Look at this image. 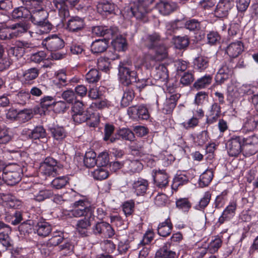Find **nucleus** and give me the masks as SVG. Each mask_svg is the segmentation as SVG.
Segmentation results:
<instances>
[{"label":"nucleus","mask_w":258,"mask_h":258,"mask_svg":"<svg viewBox=\"0 0 258 258\" xmlns=\"http://www.w3.org/2000/svg\"><path fill=\"white\" fill-rule=\"evenodd\" d=\"M48 16L47 12L43 9L34 10L30 12V20L39 29L40 34L48 33L52 29V25L47 19Z\"/></svg>","instance_id":"20e7f679"},{"label":"nucleus","mask_w":258,"mask_h":258,"mask_svg":"<svg viewBox=\"0 0 258 258\" xmlns=\"http://www.w3.org/2000/svg\"><path fill=\"white\" fill-rule=\"evenodd\" d=\"M68 183V177L63 176L54 178L51 182V185L56 189H60L64 187Z\"/></svg>","instance_id":"052dcab7"},{"label":"nucleus","mask_w":258,"mask_h":258,"mask_svg":"<svg viewBox=\"0 0 258 258\" xmlns=\"http://www.w3.org/2000/svg\"><path fill=\"white\" fill-rule=\"evenodd\" d=\"M39 71L35 68L26 70L23 74L22 81L24 84H30L32 81L35 79L39 75Z\"/></svg>","instance_id":"c756f323"},{"label":"nucleus","mask_w":258,"mask_h":258,"mask_svg":"<svg viewBox=\"0 0 258 258\" xmlns=\"http://www.w3.org/2000/svg\"><path fill=\"white\" fill-rule=\"evenodd\" d=\"M30 12L25 7L21 6L14 9L12 12L13 19L27 18L29 17Z\"/></svg>","instance_id":"e433bc0d"},{"label":"nucleus","mask_w":258,"mask_h":258,"mask_svg":"<svg viewBox=\"0 0 258 258\" xmlns=\"http://www.w3.org/2000/svg\"><path fill=\"white\" fill-rule=\"evenodd\" d=\"M157 9L163 15H168L177 8L176 4L173 2L161 1L156 5Z\"/></svg>","instance_id":"5701e85b"},{"label":"nucleus","mask_w":258,"mask_h":258,"mask_svg":"<svg viewBox=\"0 0 258 258\" xmlns=\"http://www.w3.org/2000/svg\"><path fill=\"white\" fill-rule=\"evenodd\" d=\"M33 117L32 110L25 109L19 111L17 121L21 123H25L30 120Z\"/></svg>","instance_id":"79ce46f5"},{"label":"nucleus","mask_w":258,"mask_h":258,"mask_svg":"<svg viewBox=\"0 0 258 258\" xmlns=\"http://www.w3.org/2000/svg\"><path fill=\"white\" fill-rule=\"evenodd\" d=\"M149 186L147 180L141 177H139L132 184L134 192L138 196L143 195L147 191Z\"/></svg>","instance_id":"6ab92c4d"},{"label":"nucleus","mask_w":258,"mask_h":258,"mask_svg":"<svg viewBox=\"0 0 258 258\" xmlns=\"http://www.w3.org/2000/svg\"><path fill=\"white\" fill-rule=\"evenodd\" d=\"M135 97L134 91L132 89L127 88L124 91L121 100V106L122 107H127L132 102Z\"/></svg>","instance_id":"c9c22d12"},{"label":"nucleus","mask_w":258,"mask_h":258,"mask_svg":"<svg viewBox=\"0 0 258 258\" xmlns=\"http://www.w3.org/2000/svg\"><path fill=\"white\" fill-rule=\"evenodd\" d=\"M185 21L184 20H175L173 22L168 24L166 25V29L167 31H170L169 33H171L178 30L179 28H184Z\"/></svg>","instance_id":"0e129e2a"},{"label":"nucleus","mask_w":258,"mask_h":258,"mask_svg":"<svg viewBox=\"0 0 258 258\" xmlns=\"http://www.w3.org/2000/svg\"><path fill=\"white\" fill-rule=\"evenodd\" d=\"M42 45L50 51H56L64 46L63 39L57 35H51L44 39Z\"/></svg>","instance_id":"1a4fd4ad"},{"label":"nucleus","mask_w":258,"mask_h":258,"mask_svg":"<svg viewBox=\"0 0 258 258\" xmlns=\"http://www.w3.org/2000/svg\"><path fill=\"white\" fill-rule=\"evenodd\" d=\"M194 65L195 69L200 72L203 71L208 68L209 59L205 56H199L195 59Z\"/></svg>","instance_id":"58836bf2"},{"label":"nucleus","mask_w":258,"mask_h":258,"mask_svg":"<svg viewBox=\"0 0 258 258\" xmlns=\"http://www.w3.org/2000/svg\"><path fill=\"white\" fill-rule=\"evenodd\" d=\"M118 76L120 83L128 86L137 81V74L133 70V66L128 62H120L118 66Z\"/></svg>","instance_id":"423d86ee"},{"label":"nucleus","mask_w":258,"mask_h":258,"mask_svg":"<svg viewBox=\"0 0 258 258\" xmlns=\"http://www.w3.org/2000/svg\"><path fill=\"white\" fill-rule=\"evenodd\" d=\"M130 12L132 16L135 17L137 20L143 23L148 21V18L147 14L148 10L135 2L133 5L131 7Z\"/></svg>","instance_id":"2eb2a0df"},{"label":"nucleus","mask_w":258,"mask_h":258,"mask_svg":"<svg viewBox=\"0 0 258 258\" xmlns=\"http://www.w3.org/2000/svg\"><path fill=\"white\" fill-rule=\"evenodd\" d=\"M55 103V100L50 96H46L40 99V105L43 109H48L51 106H53Z\"/></svg>","instance_id":"774afa93"},{"label":"nucleus","mask_w":258,"mask_h":258,"mask_svg":"<svg viewBox=\"0 0 258 258\" xmlns=\"http://www.w3.org/2000/svg\"><path fill=\"white\" fill-rule=\"evenodd\" d=\"M43 173L48 176H55L62 168L61 165L52 157L45 158L41 165Z\"/></svg>","instance_id":"6e6552de"},{"label":"nucleus","mask_w":258,"mask_h":258,"mask_svg":"<svg viewBox=\"0 0 258 258\" xmlns=\"http://www.w3.org/2000/svg\"><path fill=\"white\" fill-rule=\"evenodd\" d=\"M154 77L155 80L160 81L164 83L166 85L167 90L169 93H172L174 91V88L173 86H170V84L168 85V73L166 67L163 64H159L156 67L154 71Z\"/></svg>","instance_id":"9b49d317"},{"label":"nucleus","mask_w":258,"mask_h":258,"mask_svg":"<svg viewBox=\"0 0 258 258\" xmlns=\"http://www.w3.org/2000/svg\"><path fill=\"white\" fill-rule=\"evenodd\" d=\"M108 46V42L106 39H97L92 42L91 49L93 53H100L104 52Z\"/></svg>","instance_id":"bb28decb"},{"label":"nucleus","mask_w":258,"mask_h":258,"mask_svg":"<svg viewBox=\"0 0 258 258\" xmlns=\"http://www.w3.org/2000/svg\"><path fill=\"white\" fill-rule=\"evenodd\" d=\"M142 44L149 49H155L154 54H148L144 58L143 64L147 69L154 66L156 62L162 61L167 57V49L162 44L161 38L159 33L154 32L145 35L142 38Z\"/></svg>","instance_id":"f03ea898"},{"label":"nucleus","mask_w":258,"mask_h":258,"mask_svg":"<svg viewBox=\"0 0 258 258\" xmlns=\"http://www.w3.org/2000/svg\"><path fill=\"white\" fill-rule=\"evenodd\" d=\"M122 139L129 141H134L135 139L134 133L128 128H122L119 129L116 134Z\"/></svg>","instance_id":"09e8293b"},{"label":"nucleus","mask_w":258,"mask_h":258,"mask_svg":"<svg viewBox=\"0 0 258 258\" xmlns=\"http://www.w3.org/2000/svg\"><path fill=\"white\" fill-rule=\"evenodd\" d=\"M176 206L180 210L187 212L191 207V204L187 198H180L176 201Z\"/></svg>","instance_id":"8fccbe9b"},{"label":"nucleus","mask_w":258,"mask_h":258,"mask_svg":"<svg viewBox=\"0 0 258 258\" xmlns=\"http://www.w3.org/2000/svg\"><path fill=\"white\" fill-rule=\"evenodd\" d=\"M46 136L45 130L41 125L36 126L28 134L29 138L33 140L45 138Z\"/></svg>","instance_id":"f704fd0d"},{"label":"nucleus","mask_w":258,"mask_h":258,"mask_svg":"<svg viewBox=\"0 0 258 258\" xmlns=\"http://www.w3.org/2000/svg\"><path fill=\"white\" fill-rule=\"evenodd\" d=\"M180 95L178 93L171 95L167 98L164 103L162 112L164 114H170L175 107L176 102L180 98Z\"/></svg>","instance_id":"4be33fe9"},{"label":"nucleus","mask_w":258,"mask_h":258,"mask_svg":"<svg viewBox=\"0 0 258 258\" xmlns=\"http://www.w3.org/2000/svg\"><path fill=\"white\" fill-rule=\"evenodd\" d=\"M234 6V0H220L215 8L214 14L218 18H227Z\"/></svg>","instance_id":"9d476101"},{"label":"nucleus","mask_w":258,"mask_h":258,"mask_svg":"<svg viewBox=\"0 0 258 258\" xmlns=\"http://www.w3.org/2000/svg\"><path fill=\"white\" fill-rule=\"evenodd\" d=\"M6 220L13 225H17L23 220V212L19 210H14L6 215Z\"/></svg>","instance_id":"7c9ffc66"},{"label":"nucleus","mask_w":258,"mask_h":258,"mask_svg":"<svg viewBox=\"0 0 258 258\" xmlns=\"http://www.w3.org/2000/svg\"><path fill=\"white\" fill-rule=\"evenodd\" d=\"M63 239V232L61 231H56L52 233L51 237L48 239L47 242L50 246H56L61 243Z\"/></svg>","instance_id":"4c0bfd02"},{"label":"nucleus","mask_w":258,"mask_h":258,"mask_svg":"<svg viewBox=\"0 0 258 258\" xmlns=\"http://www.w3.org/2000/svg\"><path fill=\"white\" fill-rule=\"evenodd\" d=\"M10 28L13 30L12 33L14 38L26 33L30 29V25L26 22H20L10 25Z\"/></svg>","instance_id":"b1692460"},{"label":"nucleus","mask_w":258,"mask_h":258,"mask_svg":"<svg viewBox=\"0 0 258 258\" xmlns=\"http://www.w3.org/2000/svg\"><path fill=\"white\" fill-rule=\"evenodd\" d=\"M48 131L53 140L58 142L62 141L67 136V132L62 126L53 125L49 127Z\"/></svg>","instance_id":"aec40b11"},{"label":"nucleus","mask_w":258,"mask_h":258,"mask_svg":"<svg viewBox=\"0 0 258 258\" xmlns=\"http://www.w3.org/2000/svg\"><path fill=\"white\" fill-rule=\"evenodd\" d=\"M109 161V155L107 152H103L96 157V165L99 167L106 166Z\"/></svg>","instance_id":"680f3d73"},{"label":"nucleus","mask_w":258,"mask_h":258,"mask_svg":"<svg viewBox=\"0 0 258 258\" xmlns=\"http://www.w3.org/2000/svg\"><path fill=\"white\" fill-rule=\"evenodd\" d=\"M115 5L109 1L99 2L97 5V10L99 13L108 15L114 13Z\"/></svg>","instance_id":"c85d7f7f"},{"label":"nucleus","mask_w":258,"mask_h":258,"mask_svg":"<svg viewBox=\"0 0 258 258\" xmlns=\"http://www.w3.org/2000/svg\"><path fill=\"white\" fill-rule=\"evenodd\" d=\"M213 171L210 170H207L200 176L199 185L201 187L208 186L213 179Z\"/></svg>","instance_id":"ea45409f"},{"label":"nucleus","mask_w":258,"mask_h":258,"mask_svg":"<svg viewBox=\"0 0 258 258\" xmlns=\"http://www.w3.org/2000/svg\"><path fill=\"white\" fill-rule=\"evenodd\" d=\"M30 98L29 91L25 90L20 91L15 96L16 101L20 104H25Z\"/></svg>","instance_id":"4d7b16f0"},{"label":"nucleus","mask_w":258,"mask_h":258,"mask_svg":"<svg viewBox=\"0 0 258 258\" xmlns=\"http://www.w3.org/2000/svg\"><path fill=\"white\" fill-rule=\"evenodd\" d=\"M4 183L9 185H14L18 183L22 177V169L20 166L16 164H10L2 173Z\"/></svg>","instance_id":"0eeeda50"},{"label":"nucleus","mask_w":258,"mask_h":258,"mask_svg":"<svg viewBox=\"0 0 258 258\" xmlns=\"http://www.w3.org/2000/svg\"><path fill=\"white\" fill-rule=\"evenodd\" d=\"M172 224L170 219L168 218L164 222L160 223L158 227V233L161 236H168L171 232Z\"/></svg>","instance_id":"2f4dec72"},{"label":"nucleus","mask_w":258,"mask_h":258,"mask_svg":"<svg viewBox=\"0 0 258 258\" xmlns=\"http://www.w3.org/2000/svg\"><path fill=\"white\" fill-rule=\"evenodd\" d=\"M34 45L26 41H19L17 44V46L14 47V51H21L22 54L25 52L28 51L29 49L34 48Z\"/></svg>","instance_id":"bf43d9fd"},{"label":"nucleus","mask_w":258,"mask_h":258,"mask_svg":"<svg viewBox=\"0 0 258 258\" xmlns=\"http://www.w3.org/2000/svg\"><path fill=\"white\" fill-rule=\"evenodd\" d=\"M85 23L82 18L78 16L72 17L67 24V29L70 32H77L85 27Z\"/></svg>","instance_id":"f3484780"},{"label":"nucleus","mask_w":258,"mask_h":258,"mask_svg":"<svg viewBox=\"0 0 258 258\" xmlns=\"http://www.w3.org/2000/svg\"><path fill=\"white\" fill-rule=\"evenodd\" d=\"M233 68L234 66L233 63L231 60H228L224 62L218 70V73L231 76L232 74Z\"/></svg>","instance_id":"13d9d810"},{"label":"nucleus","mask_w":258,"mask_h":258,"mask_svg":"<svg viewBox=\"0 0 258 258\" xmlns=\"http://www.w3.org/2000/svg\"><path fill=\"white\" fill-rule=\"evenodd\" d=\"M184 28L190 31L197 32L201 28V22L196 19H190L185 21Z\"/></svg>","instance_id":"de8ad7c7"},{"label":"nucleus","mask_w":258,"mask_h":258,"mask_svg":"<svg viewBox=\"0 0 258 258\" xmlns=\"http://www.w3.org/2000/svg\"><path fill=\"white\" fill-rule=\"evenodd\" d=\"M152 177L156 185L160 188L165 187L168 183V176L164 170H153Z\"/></svg>","instance_id":"dca6fc26"},{"label":"nucleus","mask_w":258,"mask_h":258,"mask_svg":"<svg viewBox=\"0 0 258 258\" xmlns=\"http://www.w3.org/2000/svg\"><path fill=\"white\" fill-rule=\"evenodd\" d=\"M127 113L130 118L135 120H147L150 117L148 110L144 105L130 107Z\"/></svg>","instance_id":"f8f14e48"},{"label":"nucleus","mask_w":258,"mask_h":258,"mask_svg":"<svg viewBox=\"0 0 258 258\" xmlns=\"http://www.w3.org/2000/svg\"><path fill=\"white\" fill-rule=\"evenodd\" d=\"M252 138H242L239 136H233L226 144L228 153L230 156H237L242 150H247L248 145L252 144Z\"/></svg>","instance_id":"39448f33"},{"label":"nucleus","mask_w":258,"mask_h":258,"mask_svg":"<svg viewBox=\"0 0 258 258\" xmlns=\"http://www.w3.org/2000/svg\"><path fill=\"white\" fill-rule=\"evenodd\" d=\"M189 181V178L185 174H177L173 179L172 187L176 190L178 186L186 184Z\"/></svg>","instance_id":"49530a36"},{"label":"nucleus","mask_w":258,"mask_h":258,"mask_svg":"<svg viewBox=\"0 0 258 258\" xmlns=\"http://www.w3.org/2000/svg\"><path fill=\"white\" fill-rule=\"evenodd\" d=\"M105 31L104 32V39H106L108 41L109 39H114V37H117L118 34V29L116 26H111L108 27L105 26Z\"/></svg>","instance_id":"3c124183"},{"label":"nucleus","mask_w":258,"mask_h":258,"mask_svg":"<svg viewBox=\"0 0 258 258\" xmlns=\"http://www.w3.org/2000/svg\"><path fill=\"white\" fill-rule=\"evenodd\" d=\"M73 208L68 214L70 217H84L77 221L76 231L82 237L89 236L90 233L89 230L91 221L94 218L95 207L90 205L88 200L83 199L75 202Z\"/></svg>","instance_id":"f257e3e1"},{"label":"nucleus","mask_w":258,"mask_h":258,"mask_svg":"<svg viewBox=\"0 0 258 258\" xmlns=\"http://www.w3.org/2000/svg\"><path fill=\"white\" fill-rule=\"evenodd\" d=\"M237 209V203L233 201L230 202L229 204L226 207L222 213L221 216L219 218L218 223L220 225L223 224L225 221L230 220L232 218L235 214Z\"/></svg>","instance_id":"4468645a"},{"label":"nucleus","mask_w":258,"mask_h":258,"mask_svg":"<svg viewBox=\"0 0 258 258\" xmlns=\"http://www.w3.org/2000/svg\"><path fill=\"white\" fill-rule=\"evenodd\" d=\"M244 46L240 41L231 43L226 48V52L231 58L238 57L243 51Z\"/></svg>","instance_id":"a211bd4d"},{"label":"nucleus","mask_w":258,"mask_h":258,"mask_svg":"<svg viewBox=\"0 0 258 258\" xmlns=\"http://www.w3.org/2000/svg\"><path fill=\"white\" fill-rule=\"evenodd\" d=\"M155 258H178V256L175 252L169 250L166 244L156 252Z\"/></svg>","instance_id":"72a5a7b5"},{"label":"nucleus","mask_w":258,"mask_h":258,"mask_svg":"<svg viewBox=\"0 0 258 258\" xmlns=\"http://www.w3.org/2000/svg\"><path fill=\"white\" fill-rule=\"evenodd\" d=\"M95 102L91 104V107L101 110L105 108H108L111 106V102L105 98L98 99Z\"/></svg>","instance_id":"864d4df0"},{"label":"nucleus","mask_w":258,"mask_h":258,"mask_svg":"<svg viewBox=\"0 0 258 258\" xmlns=\"http://www.w3.org/2000/svg\"><path fill=\"white\" fill-rule=\"evenodd\" d=\"M38 187V184H35L32 187V189L34 190L32 192L34 200L42 202L52 197L53 193L51 190L46 189H40Z\"/></svg>","instance_id":"412c9836"},{"label":"nucleus","mask_w":258,"mask_h":258,"mask_svg":"<svg viewBox=\"0 0 258 258\" xmlns=\"http://www.w3.org/2000/svg\"><path fill=\"white\" fill-rule=\"evenodd\" d=\"M258 125V112L249 114L246 118L243 127L247 131H252Z\"/></svg>","instance_id":"393cba45"},{"label":"nucleus","mask_w":258,"mask_h":258,"mask_svg":"<svg viewBox=\"0 0 258 258\" xmlns=\"http://www.w3.org/2000/svg\"><path fill=\"white\" fill-rule=\"evenodd\" d=\"M208 99V94L205 91L197 93L195 97L194 103L198 106H201Z\"/></svg>","instance_id":"69168bd1"},{"label":"nucleus","mask_w":258,"mask_h":258,"mask_svg":"<svg viewBox=\"0 0 258 258\" xmlns=\"http://www.w3.org/2000/svg\"><path fill=\"white\" fill-rule=\"evenodd\" d=\"M115 37L112 41L114 49L118 51H124L127 47L126 39L122 36Z\"/></svg>","instance_id":"a18cd8bd"},{"label":"nucleus","mask_w":258,"mask_h":258,"mask_svg":"<svg viewBox=\"0 0 258 258\" xmlns=\"http://www.w3.org/2000/svg\"><path fill=\"white\" fill-rule=\"evenodd\" d=\"M143 169V165L139 160H126L124 162L123 172L130 175L140 173Z\"/></svg>","instance_id":"ddd939ff"},{"label":"nucleus","mask_w":258,"mask_h":258,"mask_svg":"<svg viewBox=\"0 0 258 258\" xmlns=\"http://www.w3.org/2000/svg\"><path fill=\"white\" fill-rule=\"evenodd\" d=\"M34 229L39 236L43 237L49 235L52 230L51 225L44 221L38 222L35 225Z\"/></svg>","instance_id":"a878e982"},{"label":"nucleus","mask_w":258,"mask_h":258,"mask_svg":"<svg viewBox=\"0 0 258 258\" xmlns=\"http://www.w3.org/2000/svg\"><path fill=\"white\" fill-rule=\"evenodd\" d=\"M34 223L31 220H27L22 223L19 226V230L21 234H25L31 232Z\"/></svg>","instance_id":"338daca9"},{"label":"nucleus","mask_w":258,"mask_h":258,"mask_svg":"<svg viewBox=\"0 0 258 258\" xmlns=\"http://www.w3.org/2000/svg\"><path fill=\"white\" fill-rule=\"evenodd\" d=\"M92 175L94 179L102 180L108 177L109 172L104 168L100 167L92 172Z\"/></svg>","instance_id":"6e6d98bb"},{"label":"nucleus","mask_w":258,"mask_h":258,"mask_svg":"<svg viewBox=\"0 0 258 258\" xmlns=\"http://www.w3.org/2000/svg\"><path fill=\"white\" fill-rule=\"evenodd\" d=\"M211 199V194L209 191L204 193L203 197L200 199L198 204L195 205V209L203 211L207 207Z\"/></svg>","instance_id":"37998d69"},{"label":"nucleus","mask_w":258,"mask_h":258,"mask_svg":"<svg viewBox=\"0 0 258 258\" xmlns=\"http://www.w3.org/2000/svg\"><path fill=\"white\" fill-rule=\"evenodd\" d=\"M72 116L74 121L76 123L80 124L89 120H92L94 118H95V120L90 122L89 125L95 127L98 123V119H96L95 114L90 113L87 110H84V105L80 101L74 102L72 107Z\"/></svg>","instance_id":"7ed1b4c3"},{"label":"nucleus","mask_w":258,"mask_h":258,"mask_svg":"<svg viewBox=\"0 0 258 258\" xmlns=\"http://www.w3.org/2000/svg\"><path fill=\"white\" fill-rule=\"evenodd\" d=\"M64 0H54L53 4L58 10L59 17L63 21L66 18L70 16V13L68 6L66 5Z\"/></svg>","instance_id":"cd10ccee"},{"label":"nucleus","mask_w":258,"mask_h":258,"mask_svg":"<svg viewBox=\"0 0 258 258\" xmlns=\"http://www.w3.org/2000/svg\"><path fill=\"white\" fill-rule=\"evenodd\" d=\"M12 136L9 130L0 127V144H6L12 140Z\"/></svg>","instance_id":"e2e57ef3"},{"label":"nucleus","mask_w":258,"mask_h":258,"mask_svg":"<svg viewBox=\"0 0 258 258\" xmlns=\"http://www.w3.org/2000/svg\"><path fill=\"white\" fill-rule=\"evenodd\" d=\"M173 41L175 47L179 49L186 48L189 43V38L187 36H175L173 38Z\"/></svg>","instance_id":"c03bdc74"},{"label":"nucleus","mask_w":258,"mask_h":258,"mask_svg":"<svg viewBox=\"0 0 258 258\" xmlns=\"http://www.w3.org/2000/svg\"><path fill=\"white\" fill-rule=\"evenodd\" d=\"M84 163L88 168H91L96 165V154L93 151H90L86 153Z\"/></svg>","instance_id":"a19ab883"},{"label":"nucleus","mask_w":258,"mask_h":258,"mask_svg":"<svg viewBox=\"0 0 258 258\" xmlns=\"http://www.w3.org/2000/svg\"><path fill=\"white\" fill-rule=\"evenodd\" d=\"M212 76L210 75H206L197 79L194 83L193 87L197 90L202 89L209 86L212 83Z\"/></svg>","instance_id":"473e14b6"},{"label":"nucleus","mask_w":258,"mask_h":258,"mask_svg":"<svg viewBox=\"0 0 258 258\" xmlns=\"http://www.w3.org/2000/svg\"><path fill=\"white\" fill-rule=\"evenodd\" d=\"M100 78V74L96 69L90 70L86 75V80L89 83H95Z\"/></svg>","instance_id":"603ef678"},{"label":"nucleus","mask_w":258,"mask_h":258,"mask_svg":"<svg viewBox=\"0 0 258 258\" xmlns=\"http://www.w3.org/2000/svg\"><path fill=\"white\" fill-rule=\"evenodd\" d=\"M11 232L10 227H7V229L5 231L0 232V242L6 247H8L11 245L10 238L9 235Z\"/></svg>","instance_id":"5fc2aeb1"}]
</instances>
